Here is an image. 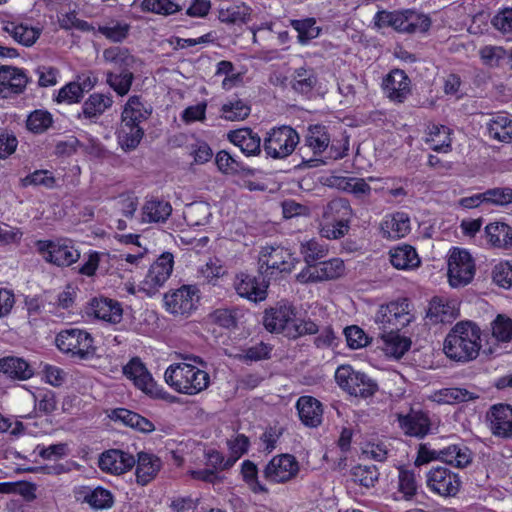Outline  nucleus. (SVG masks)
Masks as SVG:
<instances>
[{"mask_svg": "<svg viewBox=\"0 0 512 512\" xmlns=\"http://www.w3.org/2000/svg\"><path fill=\"white\" fill-rule=\"evenodd\" d=\"M300 421L307 427L316 428L323 421V404L313 396H300L296 401Z\"/></svg>", "mask_w": 512, "mask_h": 512, "instance_id": "obj_28", "label": "nucleus"}, {"mask_svg": "<svg viewBox=\"0 0 512 512\" xmlns=\"http://www.w3.org/2000/svg\"><path fill=\"white\" fill-rule=\"evenodd\" d=\"M84 96V88L78 82L72 81L65 84L61 87L57 95L55 96V101L57 103H66V104H74L79 103Z\"/></svg>", "mask_w": 512, "mask_h": 512, "instance_id": "obj_60", "label": "nucleus"}, {"mask_svg": "<svg viewBox=\"0 0 512 512\" xmlns=\"http://www.w3.org/2000/svg\"><path fill=\"white\" fill-rule=\"evenodd\" d=\"M252 9L250 6L242 4H233L220 11V20L230 24H244L250 19Z\"/></svg>", "mask_w": 512, "mask_h": 512, "instance_id": "obj_53", "label": "nucleus"}, {"mask_svg": "<svg viewBox=\"0 0 512 512\" xmlns=\"http://www.w3.org/2000/svg\"><path fill=\"white\" fill-rule=\"evenodd\" d=\"M250 112V106L241 99L231 100L221 107L222 117L229 121L244 120Z\"/></svg>", "mask_w": 512, "mask_h": 512, "instance_id": "obj_59", "label": "nucleus"}, {"mask_svg": "<svg viewBox=\"0 0 512 512\" xmlns=\"http://www.w3.org/2000/svg\"><path fill=\"white\" fill-rule=\"evenodd\" d=\"M235 289L240 297L258 303L266 299L268 285L261 276L241 272L236 277Z\"/></svg>", "mask_w": 512, "mask_h": 512, "instance_id": "obj_24", "label": "nucleus"}, {"mask_svg": "<svg viewBox=\"0 0 512 512\" xmlns=\"http://www.w3.org/2000/svg\"><path fill=\"white\" fill-rule=\"evenodd\" d=\"M350 225L342 221H332L331 219H322L320 224V235L329 240H337L348 234Z\"/></svg>", "mask_w": 512, "mask_h": 512, "instance_id": "obj_61", "label": "nucleus"}, {"mask_svg": "<svg viewBox=\"0 0 512 512\" xmlns=\"http://www.w3.org/2000/svg\"><path fill=\"white\" fill-rule=\"evenodd\" d=\"M297 316L295 305L282 299L272 307L265 309L263 324L270 333L283 334L289 338Z\"/></svg>", "mask_w": 512, "mask_h": 512, "instance_id": "obj_13", "label": "nucleus"}, {"mask_svg": "<svg viewBox=\"0 0 512 512\" xmlns=\"http://www.w3.org/2000/svg\"><path fill=\"white\" fill-rule=\"evenodd\" d=\"M338 386L351 396L368 398L375 394L378 385L365 373L355 370L351 365H340L335 371Z\"/></svg>", "mask_w": 512, "mask_h": 512, "instance_id": "obj_11", "label": "nucleus"}, {"mask_svg": "<svg viewBox=\"0 0 512 512\" xmlns=\"http://www.w3.org/2000/svg\"><path fill=\"white\" fill-rule=\"evenodd\" d=\"M397 421L404 434L410 437L423 439L431 430L429 413L421 409L411 408L407 414H398Z\"/></svg>", "mask_w": 512, "mask_h": 512, "instance_id": "obj_21", "label": "nucleus"}, {"mask_svg": "<svg viewBox=\"0 0 512 512\" xmlns=\"http://www.w3.org/2000/svg\"><path fill=\"white\" fill-rule=\"evenodd\" d=\"M54 123L53 115L46 109H35L26 119V128L33 134H43Z\"/></svg>", "mask_w": 512, "mask_h": 512, "instance_id": "obj_49", "label": "nucleus"}, {"mask_svg": "<svg viewBox=\"0 0 512 512\" xmlns=\"http://www.w3.org/2000/svg\"><path fill=\"white\" fill-rule=\"evenodd\" d=\"M98 466L103 472L121 475L135 466V458L128 452L110 449L100 455Z\"/></svg>", "mask_w": 512, "mask_h": 512, "instance_id": "obj_26", "label": "nucleus"}, {"mask_svg": "<svg viewBox=\"0 0 512 512\" xmlns=\"http://www.w3.org/2000/svg\"><path fill=\"white\" fill-rule=\"evenodd\" d=\"M3 31L8 33L18 44L31 47L39 39L42 29L19 21H7Z\"/></svg>", "mask_w": 512, "mask_h": 512, "instance_id": "obj_32", "label": "nucleus"}, {"mask_svg": "<svg viewBox=\"0 0 512 512\" xmlns=\"http://www.w3.org/2000/svg\"><path fill=\"white\" fill-rule=\"evenodd\" d=\"M492 334L498 341H511L512 319L505 315H498L492 324Z\"/></svg>", "mask_w": 512, "mask_h": 512, "instance_id": "obj_64", "label": "nucleus"}, {"mask_svg": "<svg viewBox=\"0 0 512 512\" xmlns=\"http://www.w3.org/2000/svg\"><path fill=\"white\" fill-rule=\"evenodd\" d=\"M401 330L380 331L382 349L386 355L400 359L411 348L412 341L409 337L400 334Z\"/></svg>", "mask_w": 512, "mask_h": 512, "instance_id": "obj_33", "label": "nucleus"}, {"mask_svg": "<svg viewBox=\"0 0 512 512\" xmlns=\"http://www.w3.org/2000/svg\"><path fill=\"white\" fill-rule=\"evenodd\" d=\"M490 138L499 142H512V119L508 114L498 113L487 124Z\"/></svg>", "mask_w": 512, "mask_h": 512, "instance_id": "obj_39", "label": "nucleus"}, {"mask_svg": "<svg viewBox=\"0 0 512 512\" xmlns=\"http://www.w3.org/2000/svg\"><path fill=\"white\" fill-rule=\"evenodd\" d=\"M317 82L318 79L313 69L300 67L294 70L290 85L296 93L310 98Z\"/></svg>", "mask_w": 512, "mask_h": 512, "instance_id": "obj_37", "label": "nucleus"}, {"mask_svg": "<svg viewBox=\"0 0 512 512\" xmlns=\"http://www.w3.org/2000/svg\"><path fill=\"white\" fill-rule=\"evenodd\" d=\"M426 485L430 492L441 497H455L462 486L458 473L446 466H433L427 472Z\"/></svg>", "mask_w": 512, "mask_h": 512, "instance_id": "obj_16", "label": "nucleus"}, {"mask_svg": "<svg viewBox=\"0 0 512 512\" xmlns=\"http://www.w3.org/2000/svg\"><path fill=\"white\" fill-rule=\"evenodd\" d=\"M240 474L244 483L254 494H267L269 489L259 480L257 465L251 460H244L241 463Z\"/></svg>", "mask_w": 512, "mask_h": 512, "instance_id": "obj_46", "label": "nucleus"}, {"mask_svg": "<svg viewBox=\"0 0 512 512\" xmlns=\"http://www.w3.org/2000/svg\"><path fill=\"white\" fill-rule=\"evenodd\" d=\"M493 281L502 288H512V261H501L492 271Z\"/></svg>", "mask_w": 512, "mask_h": 512, "instance_id": "obj_63", "label": "nucleus"}, {"mask_svg": "<svg viewBox=\"0 0 512 512\" xmlns=\"http://www.w3.org/2000/svg\"><path fill=\"white\" fill-rule=\"evenodd\" d=\"M272 349L273 347L270 344L261 341L256 345L243 349L239 359L246 363L266 360L271 357Z\"/></svg>", "mask_w": 512, "mask_h": 512, "instance_id": "obj_62", "label": "nucleus"}, {"mask_svg": "<svg viewBox=\"0 0 512 512\" xmlns=\"http://www.w3.org/2000/svg\"><path fill=\"white\" fill-rule=\"evenodd\" d=\"M427 316L433 323H451L456 319L457 312L449 301L434 296L429 302Z\"/></svg>", "mask_w": 512, "mask_h": 512, "instance_id": "obj_40", "label": "nucleus"}, {"mask_svg": "<svg viewBox=\"0 0 512 512\" xmlns=\"http://www.w3.org/2000/svg\"><path fill=\"white\" fill-rule=\"evenodd\" d=\"M171 212L170 203L164 200L151 199L146 201L143 206V216L147 222H165Z\"/></svg>", "mask_w": 512, "mask_h": 512, "instance_id": "obj_47", "label": "nucleus"}, {"mask_svg": "<svg viewBox=\"0 0 512 512\" xmlns=\"http://www.w3.org/2000/svg\"><path fill=\"white\" fill-rule=\"evenodd\" d=\"M164 379L174 391L186 395H196L210 385V376L205 370L185 362L169 365Z\"/></svg>", "mask_w": 512, "mask_h": 512, "instance_id": "obj_4", "label": "nucleus"}, {"mask_svg": "<svg viewBox=\"0 0 512 512\" xmlns=\"http://www.w3.org/2000/svg\"><path fill=\"white\" fill-rule=\"evenodd\" d=\"M300 252L307 264L306 268H311L324 258L328 253L326 245L321 244L317 239H310L301 243Z\"/></svg>", "mask_w": 512, "mask_h": 512, "instance_id": "obj_51", "label": "nucleus"}, {"mask_svg": "<svg viewBox=\"0 0 512 512\" xmlns=\"http://www.w3.org/2000/svg\"><path fill=\"white\" fill-rule=\"evenodd\" d=\"M227 448L229 455L227 457L228 466H233L250 448V439L245 434L238 433L228 439Z\"/></svg>", "mask_w": 512, "mask_h": 512, "instance_id": "obj_54", "label": "nucleus"}, {"mask_svg": "<svg viewBox=\"0 0 512 512\" xmlns=\"http://www.w3.org/2000/svg\"><path fill=\"white\" fill-rule=\"evenodd\" d=\"M479 57L483 65L490 68L505 66L506 49L502 46L485 45L479 50Z\"/></svg>", "mask_w": 512, "mask_h": 512, "instance_id": "obj_52", "label": "nucleus"}, {"mask_svg": "<svg viewBox=\"0 0 512 512\" xmlns=\"http://www.w3.org/2000/svg\"><path fill=\"white\" fill-rule=\"evenodd\" d=\"M259 267L265 273L270 271L290 272L293 266L292 253L288 248L280 245L264 246L259 255Z\"/></svg>", "mask_w": 512, "mask_h": 512, "instance_id": "obj_18", "label": "nucleus"}, {"mask_svg": "<svg viewBox=\"0 0 512 512\" xmlns=\"http://www.w3.org/2000/svg\"><path fill=\"white\" fill-rule=\"evenodd\" d=\"M488 243L498 249L512 248V227L505 222H491L485 227Z\"/></svg>", "mask_w": 512, "mask_h": 512, "instance_id": "obj_36", "label": "nucleus"}, {"mask_svg": "<svg viewBox=\"0 0 512 512\" xmlns=\"http://www.w3.org/2000/svg\"><path fill=\"white\" fill-rule=\"evenodd\" d=\"M345 272V265L342 259L332 258L326 261H320L311 268H306L301 271L298 278L302 282H323L334 280Z\"/></svg>", "mask_w": 512, "mask_h": 512, "instance_id": "obj_20", "label": "nucleus"}, {"mask_svg": "<svg viewBox=\"0 0 512 512\" xmlns=\"http://www.w3.org/2000/svg\"><path fill=\"white\" fill-rule=\"evenodd\" d=\"M379 475V470L374 464H358L350 469L351 480L365 488L373 487L378 481Z\"/></svg>", "mask_w": 512, "mask_h": 512, "instance_id": "obj_48", "label": "nucleus"}, {"mask_svg": "<svg viewBox=\"0 0 512 512\" xmlns=\"http://www.w3.org/2000/svg\"><path fill=\"white\" fill-rule=\"evenodd\" d=\"M215 164L218 170L226 175H240L246 171L245 165L226 150L216 153Z\"/></svg>", "mask_w": 512, "mask_h": 512, "instance_id": "obj_50", "label": "nucleus"}, {"mask_svg": "<svg viewBox=\"0 0 512 512\" xmlns=\"http://www.w3.org/2000/svg\"><path fill=\"white\" fill-rule=\"evenodd\" d=\"M136 482L142 486L149 484L162 468V460L153 453L139 452L135 460Z\"/></svg>", "mask_w": 512, "mask_h": 512, "instance_id": "obj_31", "label": "nucleus"}, {"mask_svg": "<svg viewBox=\"0 0 512 512\" xmlns=\"http://www.w3.org/2000/svg\"><path fill=\"white\" fill-rule=\"evenodd\" d=\"M34 246L45 262L60 268L71 267L81 257L76 242L68 237L39 239L35 241Z\"/></svg>", "mask_w": 512, "mask_h": 512, "instance_id": "obj_6", "label": "nucleus"}, {"mask_svg": "<svg viewBox=\"0 0 512 512\" xmlns=\"http://www.w3.org/2000/svg\"><path fill=\"white\" fill-rule=\"evenodd\" d=\"M82 493L83 501L93 509H107L114 503L112 493L101 486L96 488L85 487Z\"/></svg>", "mask_w": 512, "mask_h": 512, "instance_id": "obj_45", "label": "nucleus"}, {"mask_svg": "<svg viewBox=\"0 0 512 512\" xmlns=\"http://www.w3.org/2000/svg\"><path fill=\"white\" fill-rule=\"evenodd\" d=\"M123 374L133 381L134 385L145 394L155 399H163L173 402L176 397L169 394L162 386H159L153 379L144 363L139 357H133L123 367Z\"/></svg>", "mask_w": 512, "mask_h": 512, "instance_id": "obj_12", "label": "nucleus"}, {"mask_svg": "<svg viewBox=\"0 0 512 512\" xmlns=\"http://www.w3.org/2000/svg\"><path fill=\"white\" fill-rule=\"evenodd\" d=\"M300 464L289 453L274 455L262 470L264 480L269 484H285L298 475Z\"/></svg>", "mask_w": 512, "mask_h": 512, "instance_id": "obj_14", "label": "nucleus"}, {"mask_svg": "<svg viewBox=\"0 0 512 512\" xmlns=\"http://www.w3.org/2000/svg\"><path fill=\"white\" fill-rule=\"evenodd\" d=\"M113 104V99L110 95L102 93H92L84 101L82 111L79 117L83 115L86 119L97 118L102 115Z\"/></svg>", "mask_w": 512, "mask_h": 512, "instance_id": "obj_41", "label": "nucleus"}, {"mask_svg": "<svg viewBox=\"0 0 512 512\" xmlns=\"http://www.w3.org/2000/svg\"><path fill=\"white\" fill-rule=\"evenodd\" d=\"M324 219L342 221L351 224L353 210L350 202L343 198H335L328 202L323 212Z\"/></svg>", "mask_w": 512, "mask_h": 512, "instance_id": "obj_44", "label": "nucleus"}, {"mask_svg": "<svg viewBox=\"0 0 512 512\" xmlns=\"http://www.w3.org/2000/svg\"><path fill=\"white\" fill-rule=\"evenodd\" d=\"M476 266L471 254L460 248H453L448 258V281L457 288L469 284L475 276Z\"/></svg>", "mask_w": 512, "mask_h": 512, "instance_id": "obj_15", "label": "nucleus"}, {"mask_svg": "<svg viewBox=\"0 0 512 512\" xmlns=\"http://www.w3.org/2000/svg\"><path fill=\"white\" fill-rule=\"evenodd\" d=\"M440 461L456 468H464L472 462V452L462 443L451 444L440 449Z\"/></svg>", "mask_w": 512, "mask_h": 512, "instance_id": "obj_38", "label": "nucleus"}, {"mask_svg": "<svg viewBox=\"0 0 512 512\" xmlns=\"http://www.w3.org/2000/svg\"><path fill=\"white\" fill-rule=\"evenodd\" d=\"M451 132L445 125L433 124L428 127L426 143L435 152L447 153L451 150Z\"/></svg>", "mask_w": 512, "mask_h": 512, "instance_id": "obj_42", "label": "nucleus"}, {"mask_svg": "<svg viewBox=\"0 0 512 512\" xmlns=\"http://www.w3.org/2000/svg\"><path fill=\"white\" fill-rule=\"evenodd\" d=\"M391 265L398 270H411L421 263L416 249L409 244L392 248L389 252Z\"/></svg>", "mask_w": 512, "mask_h": 512, "instance_id": "obj_35", "label": "nucleus"}, {"mask_svg": "<svg viewBox=\"0 0 512 512\" xmlns=\"http://www.w3.org/2000/svg\"><path fill=\"white\" fill-rule=\"evenodd\" d=\"M418 484L412 470L400 468L398 473V492L404 500H411L417 493Z\"/></svg>", "mask_w": 512, "mask_h": 512, "instance_id": "obj_58", "label": "nucleus"}, {"mask_svg": "<svg viewBox=\"0 0 512 512\" xmlns=\"http://www.w3.org/2000/svg\"><path fill=\"white\" fill-rule=\"evenodd\" d=\"M381 88L390 102L402 104L412 94V81L404 70L394 68L383 77Z\"/></svg>", "mask_w": 512, "mask_h": 512, "instance_id": "obj_17", "label": "nucleus"}, {"mask_svg": "<svg viewBox=\"0 0 512 512\" xmlns=\"http://www.w3.org/2000/svg\"><path fill=\"white\" fill-rule=\"evenodd\" d=\"M153 108L142 95H132L124 104L120 124L116 131L117 142L126 152L138 147L144 137V124L150 118Z\"/></svg>", "mask_w": 512, "mask_h": 512, "instance_id": "obj_1", "label": "nucleus"}, {"mask_svg": "<svg viewBox=\"0 0 512 512\" xmlns=\"http://www.w3.org/2000/svg\"><path fill=\"white\" fill-rule=\"evenodd\" d=\"M373 20L378 28L391 27L402 34H425L432 25L428 15L414 9L380 10L376 12Z\"/></svg>", "mask_w": 512, "mask_h": 512, "instance_id": "obj_5", "label": "nucleus"}, {"mask_svg": "<svg viewBox=\"0 0 512 512\" xmlns=\"http://www.w3.org/2000/svg\"><path fill=\"white\" fill-rule=\"evenodd\" d=\"M410 301L407 298L392 300L378 307L375 323L380 331L402 330L412 321Z\"/></svg>", "mask_w": 512, "mask_h": 512, "instance_id": "obj_7", "label": "nucleus"}, {"mask_svg": "<svg viewBox=\"0 0 512 512\" xmlns=\"http://www.w3.org/2000/svg\"><path fill=\"white\" fill-rule=\"evenodd\" d=\"M24 188L33 186H42L46 189H52L56 186V178L53 173L46 169L35 170L20 180Z\"/></svg>", "mask_w": 512, "mask_h": 512, "instance_id": "obj_56", "label": "nucleus"}, {"mask_svg": "<svg viewBox=\"0 0 512 512\" xmlns=\"http://www.w3.org/2000/svg\"><path fill=\"white\" fill-rule=\"evenodd\" d=\"M487 421L492 434L503 439L512 438V406L505 403L494 404L487 412Z\"/></svg>", "mask_w": 512, "mask_h": 512, "instance_id": "obj_23", "label": "nucleus"}, {"mask_svg": "<svg viewBox=\"0 0 512 512\" xmlns=\"http://www.w3.org/2000/svg\"><path fill=\"white\" fill-rule=\"evenodd\" d=\"M130 25L126 22L111 21L98 26V32L111 42H122L129 34Z\"/></svg>", "mask_w": 512, "mask_h": 512, "instance_id": "obj_57", "label": "nucleus"}, {"mask_svg": "<svg viewBox=\"0 0 512 512\" xmlns=\"http://www.w3.org/2000/svg\"><path fill=\"white\" fill-rule=\"evenodd\" d=\"M228 140L246 156H257L263 149V141L251 128H240L228 133Z\"/></svg>", "mask_w": 512, "mask_h": 512, "instance_id": "obj_30", "label": "nucleus"}, {"mask_svg": "<svg viewBox=\"0 0 512 512\" xmlns=\"http://www.w3.org/2000/svg\"><path fill=\"white\" fill-rule=\"evenodd\" d=\"M438 402L444 404H459L474 400L477 396L466 388L449 387L437 392Z\"/></svg>", "mask_w": 512, "mask_h": 512, "instance_id": "obj_55", "label": "nucleus"}, {"mask_svg": "<svg viewBox=\"0 0 512 512\" xmlns=\"http://www.w3.org/2000/svg\"><path fill=\"white\" fill-rule=\"evenodd\" d=\"M411 230L410 217L405 212L387 214L380 223L383 238L397 240L405 237Z\"/></svg>", "mask_w": 512, "mask_h": 512, "instance_id": "obj_29", "label": "nucleus"}, {"mask_svg": "<svg viewBox=\"0 0 512 512\" xmlns=\"http://www.w3.org/2000/svg\"><path fill=\"white\" fill-rule=\"evenodd\" d=\"M56 345L63 353L82 360L93 357L96 352L92 335L86 330L78 328L59 332L56 336Z\"/></svg>", "mask_w": 512, "mask_h": 512, "instance_id": "obj_10", "label": "nucleus"}, {"mask_svg": "<svg viewBox=\"0 0 512 512\" xmlns=\"http://www.w3.org/2000/svg\"><path fill=\"white\" fill-rule=\"evenodd\" d=\"M87 313L110 325L119 324L123 319L122 304L104 296L92 298Z\"/></svg>", "mask_w": 512, "mask_h": 512, "instance_id": "obj_22", "label": "nucleus"}, {"mask_svg": "<svg viewBox=\"0 0 512 512\" xmlns=\"http://www.w3.org/2000/svg\"><path fill=\"white\" fill-rule=\"evenodd\" d=\"M199 289L195 285H183L165 295L167 310L174 315H190L199 302Z\"/></svg>", "mask_w": 512, "mask_h": 512, "instance_id": "obj_19", "label": "nucleus"}, {"mask_svg": "<svg viewBox=\"0 0 512 512\" xmlns=\"http://www.w3.org/2000/svg\"><path fill=\"white\" fill-rule=\"evenodd\" d=\"M174 267V256L170 252L162 253L150 266L146 276L145 284L150 289L156 290L163 286L170 278Z\"/></svg>", "mask_w": 512, "mask_h": 512, "instance_id": "obj_27", "label": "nucleus"}, {"mask_svg": "<svg viewBox=\"0 0 512 512\" xmlns=\"http://www.w3.org/2000/svg\"><path fill=\"white\" fill-rule=\"evenodd\" d=\"M0 373L10 379L28 380L34 375V370L23 358L6 356L0 359Z\"/></svg>", "mask_w": 512, "mask_h": 512, "instance_id": "obj_34", "label": "nucleus"}, {"mask_svg": "<svg viewBox=\"0 0 512 512\" xmlns=\"http://www.w3.org/2000/svg\"><path fill=\"white\" fill-rule=\"evenodd\" d=\"M299 140L298 132L291 126L273 127L263 139V151L267 158L285 159L294 152Z\"/></svg>", "mask_w": 512, "mask_h": 512, "instance_id": "obj_8", "label": "nucleus"}, {"mask_svg": "<svg viewBox=\"0 0 512 512\" xmlns=\"http://www.w3.org/2000/svg\"><path fill=\"white\" fill-rule=\"evenodd\" d=\"M305 146L312 151L314 157H321L327 152L326 157L334 160L342 159L349 150L348 140H345L344 143H331L328 129L322 124H314L308 127L305 135Z\"/></svg>", "mask_w": 512, "mask_h": 512, "instance_id": "obj_9", "label": "nucleus"}, {"mask_svg": "<svg viewBox=\"0 0 512 512\" xmlns=\"http://www.w3.org/2000/svg\"><path fill=\"white\" fill-rule=\"evenodd\" d=\"M28 84L23 69L14 66H0V97L9 98L21 94Z\"/></svg>", "mask_w": 512, "mask_h": 512, "instance_id": "obj_25", "label": "nucleus"}, {"mask_svg": "<svg viewBox=\"0 0 512 512\" xmlns=\"http://www.w3.org/2000/svg\"><path fill=\"white\" fill-rule=\"evenodd\" d=\"M289 26L297 32V40L302 45L308 44L321 33V28L317 26V21L313 17L290 19Z\"/></svg>", "mask_w": 512, "mask_h": 512, "instance_id": "obj_43", "label": "nucleus"}, {"mask_svg": "<svg viewBox=\"0 0 512 512\" xmlns=\"http://www.w3.org/2000/svg\"><path fill=\"white\" fill-rule=\"evenodd\" d=\"M480 329L470 321L458 322L447 334L443 351L456 362H468L475 359L481 348Z\"/></svg>", "mask_w": 512, "mask_h": 512, "instance_id": "obj_2", "label": "nucleus"}, {"mask_svg": "<svg viewBox=\"0 0 512 512\" xmlns=\"http://www.w3.org/2000/svg\"><path fill=\"white\" fill-rule=\"evenodd\" d=\"M103 57L111 65L106 73L107 84L118 96L127 95L134 81V56L127 48L114 46L105 49Z\"/></svg>", "mask_w": 512, "mask_h": 512, "instance_id": "obj_3", "label": "nucleus"}]
</instances>
